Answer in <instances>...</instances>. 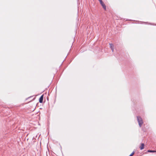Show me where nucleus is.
I'll return each instance as SVG.
<instances>
[{
    "instance_id": "f257e3e1",
    "label": "nucleus",
    "mask_w": 156,
    "mask_h": 156,
    "mask_svg": "<svg viewBox=\"0 0 156 156\" xmlns=\"http://www.w3.org/2000/svg\"><path fill=\"white\" fill-rule=\"evenodd\" d=\"M137 118L139 126L141 127L143 123V121L141 118L140 116H137Z\"/></svg>"
},
{
    "instance_id": "39448f33",
    "label": "nucleus",
    "mask_w": 156,
    "mask_h": 156,
    "mask_svg": "<svg viewBox=\"0 0 156 156\" xmlns=\"http://www.w3.org/2000/svg\"><path fill=\"white\" fill-rule=\"evenodd\" d=\"M144 145L143 143H142L141 144V146L140 147V150H142L144 148Z\"/></svg>"
},
{
    "instance_id": "6e6552de",
    "label": "nucleus",
    "mask_w": 156,
    "mask_h": 156,
    "mask_svg": "<svg viewBox=\"0 0 156 156\" xmlns=\"http://www.w3.org/2000/svg\"><path fill=\"white\" fill-rule=\"evenodd\" d=\"M99 1L100 2V4L102 3L103 2L102 0H99Z\"/></svg>"
},
{
    "instance_id": "f03ea898",
    "label": "nucleus",
    "mask_w": 156,
    "mask_h": 156,
    "mask_svg": "<svg viewBox=\"0 0 156 156\" xmlns=\"http://www.w3.org/2000/svg\"><path fill=\"white\" fill-rule=\"evenodd\" d=\"M43 95H42L41 96V97H40L39 100V101L40 103H41L43 102Z\"/></svg>"
},
{
    "instance_id": "0eeeda50",
    "label": "nucleus",
    "mask_w": 156,
    "mask_h": 156,
    "mask_svg": "<svg viewBox=\"0 0 156 156\" xmlns=\"http://www.w3.org/2000/svg\"><path fill=\"white\" fill-rule=\"evenodd\" d=\"M134 154V152L133 151L130 154V155L129 156H133V155Z\"/></svg>"
},
{
    "instance_id": "7ed1b4c3",
    "label": "nucleus",
    "mask_w": 156,
    "mask_h": 156,
    "mask_svg": "<svg viewBox=\"0 0 156 156\" xmlns=\"http://www.w3.org/2000/svg\"><path fill=\"white\" fill-rule=\"evenodd\" d=\"M109 45L110 46V47L112 49V52H113L114 49V45L112 44H109Z\"/></svg>"
},
{
    "instance_id": "20e7f679",
    "label": "nucleus",
    "mask_w": 156,
    "mask_h": 156,
    "mask_svg": "<svg viewBox=\"0 0 156 156\" xmlns=\"http://www.w3.org/2000/svg\"><path fill=\"white\" fill-rule=\"evenodd\" d=\"M101 4L103 8H104V9L105 10L106 9V6L104 4L103 2L102 3H101Z\"/></svg>"
},
{
    "instance_id": "423d86ee",
    "label": "nucleus",
    "mask_w": 156,
    "mask_h": 156,
    "mask_svg": "<svg viewBox=\"0 0 156 156\" xmlns=\"http://www.w3.org/2000/svg\"><path fill=\"white\" fill-rule=\"evenodd\" d=\"M148 152H156V151H152V150H148L147 151Z\"/></svg>"
},
{
    "instance_id": "1a4fd4ad",
    "label": "nucleus",
    "mask_w": 156,
    "mask_h": 156,
    "mask_svg": "<svg viewBox=\"0 0 156 156\" xmlns=\"http://www.w3.org/2000/svg\"><path fill=\"white\" fill-rule=\"evenodd\" d=\"M99 1L100 2V4L102 3L103 2L102 0H99Z\"/></svg>"
}]
</instances>
